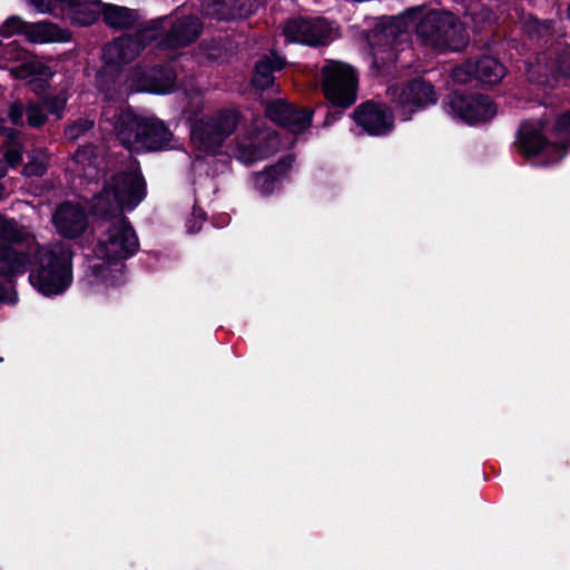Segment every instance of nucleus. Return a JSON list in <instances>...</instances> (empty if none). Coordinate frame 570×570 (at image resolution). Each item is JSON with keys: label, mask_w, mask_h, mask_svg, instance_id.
Masks as SVG:
<instances>
[{"label": "nucleus", "mask_w": 570, "mask_h": 570, "mask_svg": "<svg viewBox=\"0 0 570 570\" xmlns=\"http://www.w3.org/2000/svg\"><path fill=\"white\" fill-rule=\"evenodd\" d=\"M524 30L528 32L530 38H542L543 36L548 35L551 30L550 22H541L538 19L533 17H529L524 21Z\"/></svg>", "instance_id": "obj_34"}, {"label": "nucleus", "mask_w": 570, "mask_h": 570, "mask_svg": "<svg viewBox=\"0 0 570 570\" xmlns=\"http://www.w3.org/2000/svg\"><path fill=\"white\" fill-rule=\"evenodd\" d=\"M68 98H69L68 90H67V88H63L57 95L48 98L45 101V105L48 108L49 112L59 119L63 116V111H65Z\"/></svg>", "instance_id": "obj_31"}, {"label": "nucleus", "mask_w": 570, "mask_h": 570, "mask_svg": "<svg viewBox=\"0 0 570 570\" xmlns=\"http://www.w3.org/2000/svg\"><path fill=\"white\" fill-rule=\"evenodd\" d=\"M0 302L8 304H14L17 302V293L12 283L6 282L4 285H0Z\"/></svg>", "instance_id": "obj_39"}, {"label": "nucleus", "mask_w": 570, "mask_h": 570, "mask_svg": "<svg viewBox=\"0 0 570 570\" xmlns=\"http://www.w3.org/2000/svg\"><path fill=\"white\" fill-rule=\"evenodd\" d=\"M204 220H205L204 212L200 208L195 207L191 218L188 219V222H187L188 233H190V234L197 233L200 229Z\"/></svg>", "instance_id": "obj_38"}, {"label": "nucleus", "mask_w": 570, "mask_h": 570, "mask_svg": "<svg viewBox=\"0 0 570 570\" xmlns=\"http://www.w3.org/2000/svg\"><path fill=\"white\" fill-rule=\"evenodd\" d=\"M26 108L20 102H14L10 106L9 118L12 124L22 126L24 124Z\"/></svg>", "instance_id": "obj_37"}, {"label": "nucleus", "mask_w": 570, "mask_h": 570, "mask_svg": "<svg viewBox=\"0 0 570 570\" xmlns=\"http://www.w3.org/2000/svg\"><path fill=\"white\" fill-rule=\"evenodd\" d=\"M284 60L278 56L266 57L259 60L255 66L253 76V85L257 88L265 89L273 85V72L284 67Z\"/></svg>", "instance_id": "obj_27"}, {"label": "nucleus", "mask_w": 570, "mask_h": 570, "mask_svg": "<svg viewBox=\"0 0 570 570\" xmlns=\"http://www.w3.org/2000/svg\"><path fill=\"white\" fill-rule=\"evenodd\" d=\"M26 26L27 22L22 21L19 17H10L0 27V36L3 38H9L18 33L24 35Z\"/></svg>", "instance_id": "obj_35"}, {"label": "nucleus", "mask_w": 570, "mask_h": 570, "mask_svg": "<svg viewBox=\"0 0 570 570\" xmlns=\"http://www.w3.org/2000/svg\"><path fill=\"white\" fill-rule=\"evenodd\" d=\"M262 119H254L235 141L230 153L238 161L249 165L276 153L279 139L269 130L264 129Z\"/></svg>", "instance_id": "obj_8"}, {"label": "nucleus", "mask_w": 570, "mask_h": 570, "mask_svg": "<svg viewBox=\"0 0 570 570\" xmlns=\"http://www.w3.org/2000/svg\"><path fill=\"white\" fill-rule=\"evenodd\" d=\"M26 117L31 127H40L47 121L45 107L40 104H29L26 108Z\"/></svg>", "instance_id": "obj_33"}, {"label": "nucleus", "mask_w": 570, "mask_h": 570, "mask_svg": "<svg viewBox=\"0 0 570 570\" xmlns=\"http://www.w3.org/2000/svg\"><path fill=\"white\" fill-rule=\"evenodd\" d=\"M568 17L570 19V3H569V7H568Z\"/></svg>", "instance_id": "obj_42"}, {"label": "nucleus", "mask_w": 570, "mask_h": 570, "mask_svg": "<svg viewBox=\"0 0 570 570\" xmlns=\"http://www.w3.org/2000/svg\"><path fill=\"white\" fill-rule=\"evenodd\" d=\"M28 2L40 13H55L57 9L63 13L67 0H28Z\"/></svg>", "instance_id": "obj_36"}, {"label": "nucleus", "mask_w": 570, "mask_h": 570, "mask_svg": "<svg viewBox=\"0 0 570 570\" xmlns=\"http://www.w3.org/2000/svg\"><path fill=\"white\" fill-rule=\"evenodd\" d=\"M114 132L119 142L130 151L140 153L141 147L136 140L142 142L146 118L137 116L130 109H120L114 114Z\"/></svg>", "instance_id": "obj_16"}, {"label": "nucleus", "mask_w": 570, "mask_h": 570, "mask_svg": "<svg viewBox=\"0 0 570 570\" xmlns=\"http://www.w3.org/2000/svg\"><path fill=\"white\" fill-rule=\"evenodd\" d=\"M72 161L76 165L73 170H78L82 173L83 176L91 179L99 159L94 147L83 146L75 153Z\"/></svg>", "instance_id": "obj_28"}, {"label": "nucleus", "mask_w": 570, "mask_h": 570, "mask_svg": "<svg viewBox=\"0 0 570 570\" xmlns=\"http://www.w3.org/2000/svg\"><path fill=\"white\" fill-rule=\"evenodd\" d=\"M240 119L242 115L237 109H223L197 118L190 130L196 157L216 155L226 138L236 130Z\"/></svg>", "instance_id": "obj_5"}, {"label": "nucleus", "mask_w": 570, "mask_h": 570, "mask_svg": "<svg viewBox=\"0 0 570 570\" xmlns=\"http://www.w3.org/2000/svg\"><path fill=\"white\" fill-rule=\"evenodd\" d=\"M145 195V181L138 164L129 159L124 169L114 173L105 181L101 193L92 199V213L100 219L96 227L97 259L90 264L85 277L89 293H106L125 282L122 262L138 250L139 242L121 213L124 209H134Z\"/></svg>", "instance_id": "obj_1"}, {"label": "nucleus", "mask_w": 570, "mask_h": 570, "mask_svg": "<svg viewBox=\"0 0 570 570\" xmlns=\"http://www.w3.org/2000/svg\"><path fill=\"white\" fill-rule=\"evenodd\" d=\"M444 109L452 118L468 125H478L491 120L497 114V107L487 96L464 97L453 94Z\"/></svg>", "instance_id": "obj_13"}, {"label": "nucleus", "mask_w": 570, "mask_h": 570, "mask_svg": "<svg viewBox=\"0 0 570 570\" xmlns=\"http://www.w3.org/2000/svg\"><path fill=\"white\" fill-rule=\"evenodd\" d=\"M283 35L289 42L307 46L326 45L336 37L335 27L324 18H294L283 27Z\"/></svg>", "instance_id": "obj_12"}, {"label": "nucleus", "mask_w": 570, "mask_h": 570, "mask_svg": "<svg viewBox=\"0 0 570 570\" xmlns=\"http://www.w3.org/2000/svg\"><path fill=\"white\" fill-rule=\"evenodd\" d=\"M389 95L392 101L402 109L404 120L410 119L417 109L438 101L433 86L423 79H414L402 87H390Z\"/></svg>", "instance_id": "obj_14"}, {"label": "nucleus", "mask_w": 570, "mask_h": 570, "mask_svg": "<svg viewBox=\"0 0 570 570\" xmlns=\"http://www.w3.org/2000/svg\"><path fill=\"white\" fill-rule=\"evenodd\" d=\"M52 224L59 235L66 238H76L87 228L85 209L70 202L61 204L52 215Z\"/></svg>", "instance_id": "obj_19"}, {"label": "nucleus", "mask_w": 570, "mask_h": 570, "mask_svg": "<svg viewBox=\"0 0 570 570\" xmlns=\"http://www.w3.org/2000/svg\"><path fill=\"white\" fill-rule=\"evenodd\" d=\"M266 116L293 134L303 132L311 126L312 121V111L297 109L283 100L269 104L266 108Z\"/></svg>", "instance_id": "obj_18"}, {"label": "nucleus", "mask_w": 570, "mask_h": 570, "mask_svg": "<svg viewBox=\"0 0 570 570\" xmlns=\"http://www.w3.org/2000/svg\"><path fill=\"white\" fill-rule=\"evenodd\" d=\"M412 8L397 17L377 21L367 35L372 65L376 69L395 61L397 45L407 40L409 29L415 24L416 35L425 46L439 50L458 51L468 43L464 23L448 11Z\"/></svg>", "instance_id": "obj_3"}, {"label": "nucleus", "mask_w": 570, "mask_h": 570, "mask_svg": "<svg viewBox=\"0 0 570 570\" xmlns=\"http://www.w3.org/2000/svg\"><path fill=\"white\" fill-rule=\"evenodd\" d=\"M0 275L6 282L32 267L29 281L39 293L61 294L72 281L71 252L62 243L39 246L33 235L13 220L0 217Z\"/></svg>", "instance_id": "obj_2"}, {"label": "nucleus", "mask_w": 570, "mask_h": 570, "mask_svg": "<svg viewBox=\"0 0 570 570\" xmlns=\"http://www.w3.org/2000/svg\"><path fill=\"white\" fill-rule=\"evenodd\" d=\"M505 75L504 66L495 58L484 56L480 59H470L452 71L453 80L458 83H468L478 79L488 85H495Z\"/></svg>", "instance_id": "obj_15"}, {"label": "nucleus", "mask_w": 570, "mask_h": 570, "mask_svg": "<svg viewBox=\"0 0 570 570\" xmlns=\"http://www.w3.org/2000/svg\"><path fill=\"white\" fill-rule=\"evenodd\" d=\"M173 135L165 124L155 118H146L142 142L136 140L141 151L158 150L167 147Z\"/></svg>", "instance_id": "obj_25"}, {"label": "nucleus", "mask_w": 570, "mask_h": 570, "mask_svg": "<svg viewBox=\"0 0 570 570\" xmlns=\"http://www.w3.org/2000/svg\"><path fill=\"white\" fill-rule=\"evenodd\" d=\"M4 175V171L3 170H0V177H2ZM4 194V188L3 186L0 184V199L2 198Z\"/></svg>", "instance_id": "obj_41"}, {"label": "nucleus", "mask_w": 570, "mask_h": 570, "mask_svg": "<svg viewBox=\"0 0 570 570\" xmlns=\"http://www.w3.org/2000/svg\"><path fill=\"white\" fill-rule=\"evenodd\" d=\"M468 16L471 18L474 28L478 31L492 26L494 22L491 10L484 6L475 4L474 7H471L468 11Z\"/></svg>", "instance_id": "obj_30"}, {"label": "nucleus", "mask_w": 570, "mask_h": 570, "mask_svg": "<svg viewBox=\"0 0 570 570\" xmlns=\"http://www.w3.org/2000/svg\"><path fill=\"white\" fill-rule=\"evenodd\" d=\"M49 155L45 148L35 147L27 153V163L23 167L26 176H42L48 167Z\"/></svg>", "instance_id": "obj_29"}, {"label": "nucleus", "mask_w": 570, "mask_h": 570, "mask_svg": "<svg viewBox=\"0 0 570 570\" xmlns=\"http://www.w3.org/2000/svg\"><path fill=\"white\" fill-rule=\"evenodd\" d=\"M528 77L531 81L540 85L553 86L570 78V57L560 56L557 60L546 55L539 57L535 63L528 68Z\"/></svg>", "instance_id": "obj_17"}, {"label": "nucleus", "mask_w": 570, "mask_h": 570, "mask_svg": "<svg viewBox=\"0 0 570 570\" xmlns=\"http://www.w3.org/2000/svg\"><path fill=\"white\" fill-rule=\"evenodd\" d=\"M322 75L323 92L333 105L348 107L356 100L357 78L351 66L331 60L323 66Z\"/></svg>", "instance_id": "obj_9"}, {"label": "nucleus", "mask_w": 570, "mask_h": 570, "mask_svg": "<svg viewBox=\"0 0 570 570\" xmlns=\"http://www.w3.org/2000/svg\"><path fill=\"white\" fill-rule=\"evenodd\" d=\"M92 127V119L80 118L66 128L65 135L68 139L76 140L82 135H85L87 131H89Z\"/></svg>", "instance_id": "obj_32"}, {"label": "nucleus", "mask_w": 570, "mask_h": 570, "mask_svg": "<svg viewBox=\"0 0 570 570\" xmlns=\"http://www.w3.org/2000/svg\"><path fill=\"white\" fill-rule=\"evenodd\" d=\"M100 16L108 27L117 30L132 28L140 19L138 11L111 3H102Z\"/></svg>", "instance_id": "obj_23"}, {"label": "nucleus", "mask_w": 570, "mask_h": 570, "mask_svg": "<svg viewBox=\"0 0 570 570\" xmlns=\"http://www.w3.org/2000/svg\"><path fill=\"white\" fill-rule=\"evenodd\" d=\"M146 27L134 36H121L109 42L104 49V73L111 76L131 62L145 48L154 41Z\"/></svg>", "instance_id": "obj_11"}, {"label": "nucleus", "mask_w": 570, "mask_h": 570, "mask_svg": "<svg viewBox=\"0 0 570 570\" xmlns=\"http://www.w3.org/2000/svg\"><path fill=\"white\" fill-rule=\"evenodd\" d=\"M200 30L202 24L195 17L165 16L151 20L146 26L144 35L150 33L159 49H173L188 46L195 41L200 35Z\"/></svg>", "instance_id": "obj_6"}, {"label": "nucleus", "mask_w": 570, "mask_h": 570, "mask_svg": "<svg viewBox=\"0 0 570 570\" xmlns=\"http://www.w3.org/2000/svg\"><path fill=\"white\" fill-rule=\"evenodd\" d=\"M24 36L33 43L66 42L70 39L67 30L50 22L27 23Z\"/></svg>", "instance_id": "obj_24"}, {"label": "nucleus", "mask_w": 570, "mask_h": 570, "mask_svg": "<svg viewBox=\"0 0 570 570\" xmlns=\"http://www.w3.org/2000/svg\"><path fill=\"white\" fill-rule=\"evenodd\" d=\"M8 63H16L10 67L11 75L21 80H28L32 91L40 94L41 82H47L53 71L38 58L22 50L16 42L2 46L0 43V68Z\"/></svg>", "instance_id": "obj_7"}, {"label": "nucleus", "mask_w": 570, "mask_h": 570, "mask_svg": "<svg viewBox=\"0 0 570 570\" xmlns=\"http://www.w3.org/2000/svg\"><path fill=\"white\" fill-rule=\"evenodd\" d=\"M202 10L205 16L218 20L245 17L250 12L245 0H202Z\"/></svg>", "instance_id": "obj_22"}, {"label": "nucleus", "mask_w": 570, "mask_h": 570, "mask_svg": "<svg viewBox=\"0 0 570 570\" xmlns=\"http://www.w3.org/2000/svg\"><path fill=\"white\" fill-rule=\"evenodd\" d=\"M125 86L127 92L166 95L176 88V73L169 67L147 69L138 65L125 75Z\"/></svg>", "instance_id": "obj_10"}, {"label": "nucleus", "mask_w": 570, "mask_h": 570, "mask_svg": "<svg viewBox=\"0 0 570 570\" xmlns=\"http://www.w3.org/2000/svg\"><path fill=\"white\" fill-rule=\"evenodd\" d=\"M355 122L368 135H384L391 130L393 119L385 106L374 102H365L354 111Z\"/></svg>", "instance_id": "obj_20"}, {"label": "nucleus", "mask_w": 570, "mask_h": 570, "mask_svg": "<svg viewBox=\"0 0 570 570\" xmlns=\"http://www.w3.org/2000/svg\"><path fill=\"white\" fill-rule=\"evenodd\" d=\"M570 144V111L561 116L550 138L541 120L525 121L518 135V148L525 157L537 158V165H550L562 159Z\"/></svg>", "instance_id": "obj_4"}, {"label": "nucleus", "mask_w": 570, "mask_h": 570, "mask_svg": "<svg viewBox=\"0 0 570 570\" xmlns=\"http://www.w3.org/2000/svg\"><path fill=\"white\" fill-rule=\"evenodd\" d=\"M6 161L12 167L17 166L22 159V151L19 146L10 147L4 154Z\"/></svg>", "instance_id": "obj_40"}, {"label": "nucleus", "mask_w": 570, "mask_h": 570, "mask_svg": "<svg viewBox=\"0 0 570 570\" xmlns=\"http://www.w3.org/2000/svg\"><path fill=\"white\" fill-rule=\"evenodd\" d=\"M292 166V159H283L269 169L255 175V188L262 195L272 194Z\"/></svg>", "instance_id": "obj_26"}, {"label": "nucleus", "mask_w": 570, "mask_h": 570, "mask_svg": "<svg viewBox=\"0 0 570 570\" xmlns=\"http://www.w3.org/2000/svg\"><path fill=\"white\" fill-rule=\"evenodd\" d=\"M101 8L100 0H67L62 14L73 24L89 26L98 20Z\"/></svg>", "instance_id": "obj_21"}]
</instances>
